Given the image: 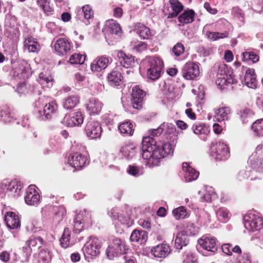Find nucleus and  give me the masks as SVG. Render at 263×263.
Instances as JSON below:
<instances>
[{
  "instance_id": "1",
  "label": "nucleus",
  "mask_w": 263,
  "mask_h": 263,
  "mask_svg": "<svg viewBox=\"0 0 263 263\" xmlns=\"http://www.w3.org/2000/svg\"><path fill=\"white\" fill-rule=\"evenodd\" d=\"M155 144L153 137H143L141 155L146 160L145 164L149 167L158 166L162 158L173 153V148L170 143H164L161 147H158Z\"/></svg>"
},
{
  "instance_id": "2",
  "label": "nucleus",
  "mask_w": 263,
  "mask_h": 263,
  "mask_svg": "<svg viewBox=\"0 0 263 263\" xmlns=\"http://www.w3.org/2000/svg\"><path fill=\"white\" fill-rule=\"evenodd\" d=\"M146 61L148 68L146 75L148 79L156 81L160 78L163 68V63L162 60L158 57H148Z\"/></svg>"
},
{
  "instance_id": "3",
  "label": "nucleus",
  "mask_w": 263,
  "mask_h": 263,
  "mask_svg": "<svg viewBox=\"0 0 263 263\" xmlns=\"http://www.w3.org/2000/svg\"><path fill=\"white\" fill-rule=\"evenodd\" d=\"M227 67L222 64L219 66L216 76V84L220 89H224L228 84H234L237 82L236 79L232 73L228 74Z\"/></svg>"
},
{
  "instance_id": "4",
  "label": "nucleus",
  "mask_w": 263,
  "mask_h": 263,
  "mask_svg": "<svg viewBox=\"0 0 263 263\" xmlns=\"http://www.w3.org/2000/svg\"><path fill=\"white\" fill-rule=\"evenodd\" d=\"M127 248L124 241L119 238H114L106 250V254L110 259L126 253Z\"/></svg>"
},
{
  "instance_id": "5",
  "label": "nucleus",
  "mask_w": 263,
  "mask_h": 263,
  "mask_svg": "<svg viewBox=\"0 0 263 263\" xmlns=\"http://www.w3.org/2000/svg\"><path fill=\"white\" fill-rule=\"evenodd\" d=\"M108 215L113 220H117L121 224L127 227L133 224L134 220L132 217L130 210L124 211L117 209H112L108 213Z\"/></svg>"
},
{
  "instance_id": "6",
  "label": "nucleus",
  "mask_w": 263,
  "mask_h": 263,
  "mask_svg": "<svg viewBox=\"0 0 263 263\" xmlns=\"http://www.w3.org/2000/svg\"><path fill=\"white\" fill-rule=\"evenodd\" d=\"M245 228L249 231L260 230L263 226V219L253 213L250 212L243 217Z\"/></svg>"
},
{
  "instance_id": "7",
  "label": "nucleus",
  "mask_w": 263,
  "mask_h": 263,
  "mask_svg": "<svg viewBox=\"0 0 263 263\" xmlns=\"http://www.w3.org/2000/svg\"><path fill=\"white\" fill-rule=\"evenodd\" d=\"M101 246L99 240L95 237H90L83 249L84 255L86 257L93 258L100 253Z\"/></svg>"
},
{
  "instance_id": "8",
  "label": "nucleus",
  "mask_w": 263,
  "mask_h": 263,
  "mask_svg": "<svg viewBox=\"0 0 263 263\" xmlns=\"http://www.w3.org/2000/svg\"><path fill=\"white\" fill-rule=\"evenodd\" d=\"M213 156L216 159L224 160L230 157L228 145L223 141H218L212 147Z\"/></svg>"
},
{
  "instance_id": "9",
  "label": "nucleus",
  "mask_w": 263,
  "mask_h": 263,
  "mask_svg": "<svg viewBox=\"0 0 263 263\" xmlns=\"http://www.w3.org/2000/svg\"><path fill=\"white\" fill-rule=\"evenodd\" d=\"M182 76L186 80H194L199 76L200 71L198 64L193 62H187L183 66Z\"/></svg>"
},
{
  "instance_id": "10",
  "label": "nucleus",
  "mask_w": 263,
  "mask_h": 263,
  "mask_svg": "<svg viewBox=\"0 0 263 263\" xmlns=\"http://www.w3.org/2000/svg\"><path fill=\"white\" fill-rule=\"evenodd\" d=\"M84 117L81 111L66 115L62 120L63 124L69 127L79 126L83 122Z\"/></svg>"
},
{
  "instance_id": "11",
  "label": "nucleus",
  "mask_w": 263,
  "mask_h": 263,
  "mask_svg": "<svg viewBox=\"0 0 263 263\" xmlns=\"http://www.w3.org/2000/svg\"><path fill=\"white\" fill-rule=\"evenodd\" d=\"M85 132L87 137L91 139H97L100 137L102 129L98 122L90 120L86 125Z\"/></svg>"
},
{
  "instance_id": "12",
  "label": "nucleus",
  "mask_w": 263,
  "mask_h": 263,
  "mask_svg": "<svg viewBox=\"0 0 263 263\" xmlns=\"http://www.w3.org/2000/svg\"><path fill=\"white\" fill-rule=\"evenodd\" d=\"M145 96L144 91L138 86H135L132 89L131 103L133 107L140 109L142 106V102Z\"/></svg>"
},
{
  "instance_id": "13",
  "label": "nucleus",
  "mask_w": 263,
  "mask_h": 263,
  "mask_svg": "<svg viewBox=\"0 0 263 263\" xmlns=\"http://www.w3.org/2000/svg\"><path fill=\"white\" fill-rule=\"evenodd\" d=\"M103 31L104 32L106 37H110L112 35H120L121 28L116 21L110 20L106 22Z\"/></svg>"
},
{
  "instance_id": "14",
  "label": "nucleus",
  "mask_w": 263,
  "mask_h": 263,
  "mask_svg": "<svg viewBox=\"0 0 263 263\" xmlns=\"http://www.w3.org/2000/svg\"><path fill=\"white\" fill-rule=\"evenodd\" d=\"M198 242L199 245L205 250L213 252L216 250V239L212 236H203Z\"/></svg>"
},
{
  "instance_id": "15",
  "label": "nucleus",
  "mask_w": 263,
  "mask_h": 263,
  "mask_svg": "<svg viewBox=\"0 0 263 263\" xmlns=\"http://www.w3.org/2000/svg\"><path fill=\"white\" fill-rule=\"evenodd\" d=\"M25 201L27 204L30 205H35L40 201V195L35 190L34 185H30L28 186Z\"/></svg>"
},
{
  "instance_id": "16",
  "label": "nucleus",
  "mask_w": 263,
  "mask_h": 263,
  "mask_svg": "<svg viewBox=\"0 0 263 263\" xmlns=\"http://www.w3.org/2000/svg\"><path fill=\"white\" fill-rule=\"evenodd\" d=\"M54 48L59 55H64L69 52L71 46L67 39H59L55 42Z\"/></svg>"
},
{
  "instance_id": "17",
  "label": "nucleus",
  "mask_w": 263,
  "mask_h": 263,
  "mask_svg": "<svg viewBox=\"0 0 263 263\" xmlns=\"http://www.w3.org/2000/svg\"><path fill=\"white\" fill-rule=\"evenodd\" d=\"M24 48L29 52H38L41 46L36 39L31 36H27L24 41Z\"/></svg>"
},
{
  "instance_id": "18",
  "label": "nucleus",
  "mask_w": 263,
  "mask_h": 263,
  "mask_svg": "<svg viewBox=\"0 0 263 263\" xmlns=\"http://www.w3.org/2000/svg\"><path fill=\"white\" fill-rule=\"evenodd\" d=\"M103 104L98 99L92 98L86 104V109L90 115H98L101 112Z\"/></svg>"
},
{
  "instance_id": "19",
  "label": "nucleus",
  "mask_w": 263,
  "mask_h": 263,
  "mask_svg": "<svg viewBox=\"0 0 263 263\" xmlns=\"http://www.w3.org/2000/svg\"><path fill=\"white\" fill-rule=\"evenodd\" d=\"M45 102L46 104L43 108V115L45 119H48L50 118V115L56 112L58 109L57 104L54 100H52L49 97L45 98Z\"/></svg>"
},
{
  "instance_id": "20",
  "label": "nucleus",
  "mask_w": 263,
  "mask_h": 263,
  "mask_svg": "<svg viewBox=\"0 0 263 263\" xmlns=\"http://www.w3.org/2000/svg\"><path fill=\"white\" fill-rule=\"evenodd\" d=\"M68 163L76 169L82 167L86 163V158L79 153L71 155L68 159Z\"/></svg>"
},
{
  "instance_id": "21",
  "label": "nucleus",
  "mask_w": 263,
  "mask_h": 263,
  "mask_svg": "<svg viewBox=\"0 0 263 263\" xmlns=\"http://www.w3.org/2000/svg\"><path fill=\"white\" fill-rule=\"evenodd\" d=\"M5 221L7 226L11 229L20 227L21 222L18 216L13 212H8L5 216Z\"/></svg>"
},
{
  "instance_id": "22",
  "label": "nucleus",
  "mask_w": 263,
  "mask_h": 263,
  "mask_svg": "<svg viewBox=\"0 0 263 263\" xmlns=\"http://www.w3.org/2000/svg\"><path fill=\"white\" fill-rule=\"evenodd\" d=\"M151 253L155 257H165L170 253V248L167 245L162 243L153 247Z\"/></svg>"
},
{
  "instance_id": "23",
  "label": "nucleus",
  "mask_w": 263,
  "mask_h": 263,
  "mask_svg": "<svg viewBox=\"0 0 263 263\" xmlns=\"http://www.w3.org/2000/svg\"><path fill=\"white\" fill-rule=\"evenodd\" d=\"M182 169L184 172V178L187 182L196 180L199 176V172L194 170L186 162L183 163Z\"/></svg>"
},
{
  "instance_id": "24",
  "label": "nucleus",
  "mask_w": 263,
  "mask_h": 263,
  "mask_svg": "<svg viewBox=\"0 0 263 263\" xmlns=\"http://www.w3.org/2000/svg\"><path fill=\"white\" fill-rule=\"evenodd\" d=\"M231 110L229 107H222L215 110L216 120L219 122L227 121L230 119Z\"/></svg>"
},
{
  "instance_id": "25",
  "label": "nucleus",
  "mask_w": 263,
  "mask_h": 263,
  "mask_svg": "<svg viewBox=\"0 0 263 263\" xmlns=\"http://www.w3.org/2000/svg\"><path fill=\"white\" fill-rule=\"evenodd\" d=\"M245 84L251 88H255L257 86V81L255 70L252 68L248 69L244 77Z\"/></svg>"
},
{
  "instance_id": "26",
  "label": "nucleus",
  "mask_w": 263,
  "mask_h": 263,
  "mask_svg": "<svg viewBox=\"0 0 263 263\" xmlns=\"http://www.w3.org/2000/svg\"><path fill=\"white\" fill-rule=\"evenodd\" d=\"M117 57L121 65L125 68L132 67L135 64L134 57L129 54H125L122 51L118 52Z\"/></svg>"
},
{
  "instance_id": "27",
  "label": "nucleus",
  "mask_w": 263,
  "mask_h": 263,
  "mask_svg": "<svg viewBox=\"0 0 263 263\" xmlns=\"http://www.w3.org/2000/svg\"><path fill=\"white\" fill-rule=\"evenodd\" d=\"M2 185L5 186L4 190H6L7 191L12 192V195L13 196L17 197L20 195L21 192V185L18 184L16 181H4Z\"/></svg>"
},
{
  "instance_id": "28",
  "label": "nucleus",
  "mask_w": 263,
  "mask_h": 263,
  "mask_svg": "<svg viewBox=\"0 0 263 263\" xmlns=\"http://www.w3.org/2000/svg\"><path fill=\"white\" fill-rule=\"evenodd\" d=\"M109 63V59L105 57L99 58L91 64V69L92 71H100L105 69Z\"/></svg>"
},
{
  "instance_id": "29",
  "label": "nucleus",
  "mask_w": 263,
  "mask_h": 263,
  "mask_svg": "<svg viewBox=\"0 0 263 263\" xmlns=\"http://www.w3.org/2000/svg\"><path fill=\"white\" fill-rule=\"evenodd\" d=\"M189 242L187 234L184 231H181L176 236L175 245L177 249H181L183 246H186Z\"/></svg>"
},
{
  "instance_id": "30",
  "label": "nucleus",
  "mask_w": 263,
  "mask_h": 263,
  "mask_svg": "<svg viewBox=\"0 0 263 263\" xmlns=\"http://www.w3.org/2000/svg\"><path fill=\"white\" fill-rule=\"evenodd\" d=\"M170 8L172 12L168 14V17H175L183 10V7L178 0H170Z\"/></svg>"
},
{
  "instance_id": "31",
  "label": "nucleus",
  "mask_w": 263,
  "mask_h": 263,
  "mask_svg": "<svg viewBox=\"0 0 263 263\" xmlns=\"http://www.w3.org/2000/svg\"><path fill=\"white\" fill-rule=\"evenodd\" d=\"M147 238V235L146 232L135 230L130 235V240L133 242L142 243L146 241Z\"/></svg>"
},
{
  "instance_id": "32",
  "label": "nucleus",
  "mask_w": 263,
  "mask_h": 263,
  "mask_svg": "<svg viewBox=\"0 0 263 263\" xmlns=\"http://www.w3.org/2000/svg\"><path fill=\"white\" fill-rule=\"evenodd\" d=\"M52 257V252L48 249H41L38 254L39 263H50Z\"/></svg>"
},
{
  "instance_id": "33",
  "label": "nucleus",
  "mask_w": 263,
  "mask_h": 263,
  "mask_svg": "<svg viewBox=\"0 0 263 263\" xmlns=\"http://www.w3.org/2000/svg\"><path fill=\"white\" fill-rule=\"evenodd\" d=\"M195 16V12L193 10H185L178 17V21L182 24H189L193 22Z\"/></svg>"
},
{
  "instance_id": "34",
  "label": "nucleus",
  "mask_w": 263,
  "mask_h": 263,
  "mask_svg": "<svg viewBox=\"0 0 263 263\" xmlns=\"http://www.w3.org/2000/svg\"><path fill=\"white\" fill-rule=\"evenodd\" d=\"M136 149V147L133 144H129L123 146L120 152L126 158L131 159L135 156Z\"/></svg>"
},
{
  "instance_id": "35",
  "label": "nucleus",
  "mask_w": 263,
  "mask_h": 263,
  "mask_svg": "<svg viewBox=\"0 0 263 263\" xmlns=\"http://www.w3.org/2000/svg\"><path fill=\"white\" fill-rule=\"evenodd\" d=\"M107 79L110 85L119 86L122 82V77L120 72L113 71L108 74Z\"/></svg>"
},
{
  "instance_id": "36",
  "label": "nucleus",
  "mask_w": 263,
  "mask_h": 263,
  "mask_svg": "<svg viewBox=\"0 0 263 263\" xmlns=\"http://www.w3.org/2000/svg\"><path fill=\"white\" fill-rule=\"evenodd\" d=\"M239 115L242 123H245L251 121L254 116L253 111L249 108H244L240 110Z\"/></svg>"
},
{
  "instance_id": "37",
  "label": "nucleus",
  "mask_w": 263,
  "mask_h": 263,
  "mask_svg": "<svg viewBox=\"0 0 263 263\" xmlns=\"http://www.w3.org/2000/svg\"><path fill=\"white\" fill-rule=\"evenodd\" d=\"M39 83L44 87H50L52 85L53 78L49 73L41 72L37 80Z\"/></svg>"
},
{
  "instance_id": "38",
  "label": "nucleus",
  "mask_w": 263,
  "mask_h": 263,
  "mask_svg": "<svg viewBox=\"0 0 263 263\" xmlns=\"http://www.w3.org/2000/svg\"><path fill=\"white\" fill-rule=\"evenodd\" d=\"M216 215L218 219L222 222H226L231 216V214L226 208H219L216 210Z\"/></svg>"
},
{
  "instance_id": "39",
  "label": "nucleus",
  "mask_w": 263,
  "mask_h": 263,
  "mask_svg": "<svg viewBox=\"0 0 263 263\" xmlns=\"http://www.w3.org/2000/svg\"><path fill=\"white\" fill-rule=\"evenodd\" d=\"M79 100L77 96L72 95L66 98L63 103V106L67 109L74 107L79 103Z\"/></svg>"
},
{
  "instance_id": "40",
  "label": "nucleus",
  "mask_w": 263,
  "mask_h": 263,
  "mask_svg": "<svg viewBox=\"0 0 263 263\" xmlns=\"http://www.w3.org/2000/svg\"><path fill=\"white\" fill-rule=\"evenodd\" d=\"M137 34L142 39H148L152 36V33L149 28L143 25H139L136 29Z\"/></svg>"
},
{
  "instance_id": "41",
  "label": "nucleus",
  "mask_w": 263,
  "mask_h": 263,
  "mask_svg": "<svg viewBox=\"0 0 263 263\" xmlns=\"http://www.w3.org/2000/svg\"><path fill=\"white\" fill-rule=\"evenodd\" d=\"M251 129L254 134L259 136H263V119L257 120L252 125Z\"/></svg>"
},
{
  "instance_id": "42",
  "label": "nucleus",
  "mask_w": 263,
  "mask_h": 263,
  "mask_svg": "<svg viewBox=\"0 0 263 263\" xmlns=\"http://www.w3.org/2000/svg\"><path fill=\"white\" fill-rule=\"evenodd\" d=\"M133 126L132 122L126 121L119 125V130L123 134L132 135L134 132Z\"/></svg>"
},
{
  "instance_id": "43",
  "label": "nucleus",
  "mask_w": 263,
  "mask_h": 263,
  "mask_svg": "<svg viewBox=\"0 0 263 263\" xmlns=\"http://www.w3.org/2000/svg\"><path fill=\"white\" fill-rule=\"evenodd\" d=\"M43 243V239L40 237H31L26 242V245L32 248V250L40 248Z\"/></svg>"
},
{
  "instance_id": "44",
  "label": "nucleus",
  "mask_w": 263,
  "mask_h": 263,
  "mask_svg": "<svg viewBox=\"0 0 263 263\" xmlns=\"http://www.w3.org/2000/svg\"><path fill=\"white\" fill-rule=\"evenodd\" d=\"M82 11L84 19L86 20L85 22V24L86 25L89 24V20L91 19L93 16V11L91 7L89 5H86L82 7Z\"/></svg>"
},
{
  "instance_id": "45",
  "label": "nucleus",
  "mask_w": 263,
  "mask_h": 263,
  "mask_svg": "<svg viewBox=\"0 0 263 263\" xmlns=\"http://www.w3.org/2000/svg\"><path fill=\"white\" fill-rule=\"evenodd\" d=\"M193 130L195 134L208 135L210 130L209 127L204 124H198L193 126Z\"/></svg>"
},
{
  "instance_id": "46",
  "label": "nucleus",
  "mask_w": 263,
  "mask_h": 263,
  "mask_svg": "<svg viewBox=\"0 0 263 263\" xmlns=\"http://www.w3.org/2000/svg\"><path fill=\"white\" fill-rule=\"evenodd\" d=\"M78 219H81L82 221L87 223L91 222V216L89 212L87 211L86 209L80 210L77 214V216Z\"/></svg>"
},
{
  "instance_id": "47",
  "label": "nucleus",
  "mask_w": 263,
  "mask_h": 263,
  "mask_svg": "<svg viewBox=\"0 0 263 263\" xmlns=\"http://www.w3.org/2000/svg\"><path fill=\"white\" fill-rule=\"evenodd\" d=\"M173 214L177 220L183 219L188 216V213L183 206H180L174 209L173 211Z\"/></svg>"
},
{
  "instance_id": "48",
  "label": "nucleus",
  "mask_w": 263,
  "mask_h": 263,
  "mask_svg": "<svg viewBox=\"0 0 263 263\" xmlns=\"http://www.w3.org/2000/svg\"><path fill=\"white\" fill-rule=\"evenodd\" d=\"M11 115L9 108L7 106H4L0 108V119L4 122H10Z\"/></svg>"
},
{
  "instance_id": "49",
  "label": "nucleus",
  "mask_w": 263,
  "mask_h": 263,
  "mask_svg": "<svg viewBox=\"0 0 263 263\" xmlns=\"http://www.w3.org/2000/svg\"><path fill=\"white\" fill-rule=\"evenodd\" d=\"M70 233L68 228L65 229L62 237L60 240L61 244L63 248H66L70 245Z\"/></svg>"
},
{
  "instance_id": "50",
  "label": "nucleus",
  "mask_w": 263,
  "mask_h": 263,
  "mask_svg": "<svg viewBox=\"0 0 263 263\" xmlns=\"http://www.w3.org/2000/svg\"><path fill=\"white\" fill-rule=\"evenodd\" d=\"M215 197V194L212 187H209L204 191L203 195L201 197L202 201L210 202Z\"/></svg>"
},
{
  "instance_id": "51",
  "label": "nucleus",
  "mask_w": 263,
  "mask_h": 263,
  "mask_svg": "<svg viewBox=\"0 0 263 263\" xmlns=\"http://www.w3.org/2000/svg\"><path fill=\"white\" fill-rule=\"evenodd\" d=\"M206 35L208 39L212 41H216L220 39H223L227 37L228 36V33L227 31L224 32L209 31L206 32Z\"/></svg>"
},
{
  "instance_id": "52",
  "label": "nucleus",
  "mask_w": 263,
  "mask_h": 263,
  "mask_svg": "<svg viewBox=\"0 0 263 263\" xmlns=\"http://www.w3.org/2000/svg\"><path fill=\"white\" fill-rule=\"evenodd\" d=\"M242 55L243 61L255 63L259 60L258 56L253 52H244Z\"/></svg>"
},
{
  "instance_id": "53",
  "label": "nucleus",
  "mask_w": 263,
  "mask_h": 263,
  "mask_svg": "<svg viewBox=\"0 0 263 263\" xmlns=\"http://www.w3.org/2000/svg\"><path fill=\"white\" fill-rule=\"evenodd\" d=\"M85 60V57L84 55L74 53L72 54L69 60L71 64H82Z\"/></svg>"
},
{
  "instance_id": "54",
  "label": "nucleus",
  "mask_w": 263,
  "mask_h": 263,
  "mask_svg": "<svg viewBox=\"0 0 263 263\" xmlns=\"http://www.w3.org/2000/svg\"><path fill=\"white\" fill-rule=\"evenodd\" d=\"M147 45L145 43L138 42L132 45V50L136 52H142L147 49Z\"/></svg>"
},
{
  "instance_id": "55",
  "label": "nucleus",
  "mask_w": 263,
  "mask_h": 263,
  "mask_svg": "<svg viewBox=\"0 0 263 263\" xmlns=\"http://www.w3.org/2000/svg\"><path fill=\"white\" fill-rule=\"evenodd\" d=\"M37 4L47 14L50 13L52 9L49 5L48 0H37Z\"/></svg>"
},
{
  "instance_id": "56",
  "label": "nucleus",
  "mask_w": 263,
  "mask_h": 263,
  "mask_svg": "<svg viewBox=\"0 0 263 263\" xmlns=\"http://www.w3.org/2000/svg\"><path fill=\"white\" fill-rule=\"evenodd\" d=\"M127 172L130 175L137 177L142 174L140 168L135 165H129L127 169Z\"/></svg>"
},
{
  "instance_id": "57",
  "label": "nucleus",
  "mask_w": 263,
  "mask_h": 263,
  "mask_svg": "<svg viewBox=\"0 0 263 263\" xmlns=\"http://www.w3.org/2000/svg\"><path fill=\"white\" fill-rule=\"evenodd\" d=\"M173 51L176 56L178 57L184 52V46L181 43H178L173 47Z\"/></svg>"
},
{
  "instance_id": "58",
  "label": "nucleus",
  "mask_w": 263,
  "mask_h": 263,
  "mask_svg": "<svg viewBox=\"0 0 263 263\" xmlns=\"http://www.w3.org/2000/svg\"><path fill=\"white\" fill-rule=\"evenodd\" d=\"M32 248L30 247L29 246L26 245L23 248V258L22 259V261H27L28 257L30 255L32 252Z\"/></svg>"
},
{
  "instance_id": "59",
  "label": "nucleus",
  "mask_w": 263,
  "mask_h": 263,
  "mask_svg": "<svg viewBox=\"0 0 263 263\" xmlns=\"http://www.w3.org/2000/svg\"><path fill=\"white\" fill-rule=\"evenodd\" d=\"M84 223L85 222L82 221L81 219H78V218L76 217V219L74 221V229L76 232H80L83 229L84 227Z\"/></svg>"
},
{
  "instance_id": "60",
  "label": "nucleus",
  "mask_w": 263,
  "mask_h": 263,
  "mask_svg": "<svg viewBox=\"0 0 263 263\" xmlns=\"http://www.w3.org/2000/svg\"><path fill=\"white\" fill-rule=\"evenodd\" d=\"M237 261L238 263H251L250 256L247 253H243L237 257Z\"/></svg>"
},
{
  "instance_id": "61",
  "label": "nucleus",
  "mask_w": 263,
  "mask_h": 263,
  "mask_svg": "<svg viewBox=\"0 0 263 263\" xmlns=\"http://www.w3.org/2000/svg\"><path fill=\"white\" fill-rule=\"evenodd\" d=\"M183 263H195V257L191 253H187L184 256Z\"/></svg>"
},
{
  "instance_id": "62",
  "label": "nucleus",
  "mask_w": 263,
  "mask_h": 263,
  "mask_svg": "<svg viewBox=\"0 0 263 263\" xmlns=\"http://www.w3.org/2000/svg\"><path fill=\"white\" fill-rule=\"evenodd\" d=\"M249 172H247L246 170H242L240 171L237 175V179L239 181H242L249 177Z\"/></svg>"
},
{
  "instance_id": "63",
  "label": "nucleus",
  "mask_w": 263,
  "mask_h": 263,
  "mask_svg": "<svg viewBox=\"0 0 263 263\" xmlns=\"http://www.w3.org/2000/svg\"><path fill=\"white\" fill-rule=\"evenodd\" d=\"M139 224L143 228L148 229L151 228L150 220L148 218L141 219L139 220Z\"/></svg>"
},
{
  "instance_id": "64",
  "label": "nucleus",
  "mask_w": 263,
  "mask_h": 263,
  "mask_svg": "<svg viewBox=\"0 0 263 263\" xmlns=\"http://www.w3.org/2000/svg\"><path fill=\"white\" fill-rule=\"evenodd\" d=\"M222 251L226 254L230 255L232 254V246L229 244H224L222 246Z\"/></svg>"
}]
</instances>
